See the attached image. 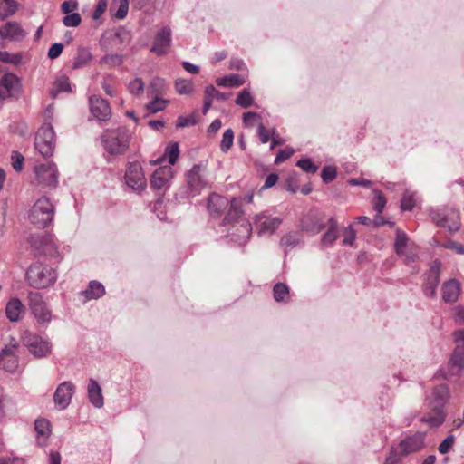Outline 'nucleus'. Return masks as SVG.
<instances>
[{
	"label": "nucleus",
	"instance_id": "51",
	"mask_svg": "<svg viewBox=\"0 0 464 464\" xmlns=\"http://www.w3.org/2000/svg\"><path fill=\"white\" fill-rule=\"evenodd\" d=\"M81 22L82 17L78 13L68 14L63 19V24L67 27H76Z\"/></svg>",
	"mask_w": 464,
	"mask_h": 464
},
{
	"label": "nucleus",
	"instance_id": "5",
	"mask_svg": "<svg viewBox=\"0 0 464 464\" xmlns=\"http://www.w3.org/2000/svg\"><path fill=\"white\" fill-rule=\"evenodd\" d=\"M54 137V130L51 124H44L39 128L34 140V147L43 157L47 158L53 155Z\"/></svg>",
	"mask_w": 464,
	"mask_h": 464
},
{
	"label": "nucleus",
	"instance_id": "41",
	"mask_svg": "<svg viewBox=\"0 0 464 464\" xmlns=\"http://www.w3.org/2000/svg\"><path fill=\"white\" fill-rule=\"evenodd\" d=\"M273 294L276 302H283L289 296V288L284 283H276L274 285Z\"/></svg>",
	"mask_w": 464,
	"mask_h": 464
},
{
	"label": "nucleus",
	"instance_id": "39",
	"mask_svg": "<svg viewBox=\"0 0 464 464\" xmlns=\"http://www.w3.org/2000/svg\"><path fill=\"white\" fill-rule=\"evenodd\" d=\"M123 63V56L119 53H111L102 56L99 63L102 65H108L109 67L119 66Z\"/></svg>",
	"mask_w": 464,
	"mask_h": 464
},
{
	"label": "nucleus",
	"instance_id": "56",
	"mask_svg": "<svg viewBox=\"0 0 464 464\" xmlns=\"http://www.w3.org/2000/svg\"><path fill=\"white\" fill-rule=\"evenodd\" d=\"M165 88V81L161 78H154L150 86L149 90L151 91V93L159 94Z\"/></svg>",
	"mask_w": 464,
	"mask_h": 464
},
{
	"label": "nucleus",
	"instance_id": "37",
	"mask_svg": "<svg viewBox=\"0 0 464 464\" xmlns=\"http://www.w3.org/2000/svg\"><path fill=\"white\" fill-rule=\"evenodd\" d=\"M17 8L14 0L0 1V20H4L8 16L13 15Z\"/></svg>",
	"mask_w": 464,
	"mask_h": 464
},
{
	"label": "nucleus",
	"instance_id": "11",
	"mask_svg": "<svg viewBox=\"0 0 464 464\" xmlns=\"http://www.w3.org/2000/svg\"><path fill=\"white\" fill-rule=\"evenodd\" d=\"M17 343H9L0 349V369L14 373L19 365L18 357L15 355Z\"/></svg>",
	"mask_w": 464,
	"mask_h": 464
},
{
	"label": "nucleus",
	"instance_id": "19",
	"mask_svg": "<svg viewBox=\"0 0 464 464\" xmlns=\"http://www.w3.org/2000/svg\"><path fill=\"white\" fill-rule=\"evenodd\" d=\"M326 222L317 213H309L301 221L302 229L311 235L320 233L325 227Z\"/></svg>",
	"mask_w": 464,
	"mask_h": 464
},
{
	"label": "nucleus",
	"instance_id": "33",
	"mask_svg": "<svg viewBox=\"0 0 464 464\" xmlns=\"http://www.w3.org/2000/svg\"><path fill=\"white\" fill-rule=\"evenodd\" d=\"M92 60V54L88 47L80 46L72 64L73 69L85 67Z\"/></svg>",
	"mask_w": 464,
	"mask_h": 464
},
{
	"label": "nucleus",
	"instance_id": "27",
	"mask_svg": "<svg viewBox=\"0 0 464 464\" xmlns=\"http://www.w3.org/2000/svg\"><path fill=\"white\" fill-rule=\"evenodd\" d=\"M88 398L90 402L97 409L104 404L102 388L94 379H90L88 383Z\"/></svg>",
	"mask_w": 464,
	"mask_h": 464
},
{
	"label": "nucleus",
	"instance_id": "25",
	"mask_svg": "<svg viewBox=\"0 0 464 464\" xmlns=\"http://www.w3.org/2000/svg\"><path fill=\"white\" fill-rule=\"evenodd\" d=\"M243 215L242 209V201L238 198H233L230 201V207L227 214L223 219L222 226L234 225L237 223H241L242 220H239L241 216Z\"/></svg>",
	"mask_w": 464,
	"mask_h": 464
},
{
	"label": "nucleus",
	"instance_id": "34",
	"mask_svg": "<svg viewBox=\"0 0 464 464\" xmlns=\"http://www.w3.org/2000/svg\"><path fill=\"white\" fill-rule=\"evenodd\" d=\"M216 82L220 87L235 88L245 83V79L237 73L228 74L222 78H218Z\"/></svg>",
	"mask_w": 464,
	"mask_h": 464
},
{
	"label": "nucleus",
	"instance_id": "24",
	"mask_svg": "<svg viewBox=\"0 0 464 464\" xmlns=\"http://www.w3.org/2000/svg\"><path fill=\"white\" fill-rule=\"evenodd\" d=\"M281 219L258 215L255 218V225L259 229L258 234H272L280 226Z\"/></svg>",
	"mask_w": 464,
	"mask_h": 464
},
{
	"label": "nucleus",
	"instance_id": "60",
	"mask_svg": "<svg viewBox=\"0 0 464 464\" xmlns=\"http://www.w3.org/2000/svg\"><path fill=\"white\" fill-rule=\"evenodd\" d=\"M299 244V238L295 234H287L281 238V245L289 247Z\"/></svg>",
	"mask_w": 464,
	"mask_h": 464
},
{
	"label": "nucleus",
	"instance_id": "61",
	"mask_svg": "<svg viewBox=\"0 0 464 464\" xmlns=\"http://www.w3.org/2000/svg\"><path fill=\"white\" fill-rule=\"evenodd\" d=\"M196 124V119L193 115H189L187 117L179 116L177 120L176 127L177 128H184L188 126H192Z\"/></svg>",
	"mask_w": 464,
	"mask_h": 464
},
{
	"label": "nucleus",
	"instance_id": "49",
	"mask_svg": "<svg viewBox=\"0 0 464 464\" xmlns=\"http://www.w3.org/2000/svg\"><path fill=\"white\" fill-rule=\"evenodd\" d=\"M337 176L336 168L333 166H325L321 172L322 179L324 183L332 182Z\"/></svg>",
	"mask_w": 464,
	"mask_h": 464
},
{
	"label": "nucleus",
	"instance_id": "30",
	"mask_svg": "<svg viewBox=\"0 0 464 464\" xmlns=\"http://www.w3.org/2000/svg\"><path fill=\"white\" fill-rule=\"evenodd\" d=\"M105 294V288L103 285L98 281H91L87 289L81 292V295L84 297V301H90L92 299H98L103 296Z\"/></svg>",
	"mask_w": 464,
	"mask_h": 464
},
{
	"label": "nucleus",
	"instance_id": "8",
	"mask_svg": "<svg viewBox=\"0 0 464 464\" xmlns=\"http://www.w3.org/2000/svg\"><path fill=\"white\" fill-rule=\"evenodd\" d=\"M124 179L127 186L138 193H140L146 187L142 167L137 161L128 163Z\"/></svg>",
	"mask_w": 464,
	"mask_h": 464
},
{
	"label": "nucleus",
	"instance_id": "64",
	"mask_svg": "<svg viewBox=\"0 0 464 464\" xmlns=\"http://www.w3.org/2000/svg\"><path fill=\"white\" fill-rule=\"evenodd\" d=\"M354 239H355V230L353 229V226L350 225L345 229L343 244L346 245V246H351V245H353Z\"/></svg>",
	"mask_w": 464,
	"mask_h": 464
},
{
	"label": "nucleus",
	"instance_id": "40",
	"mask_svg": "<svg viewBox=\"0 0 464 464\" xmlns=\"http://www.w3.org/2000/svg\"><path fill=\"white\" fill-rule=\"evenodd\" d=\"M235 102L242 108L247 109L253 105L254 99L250 92L247 89H244L238 93Z\"/></svg>",
	"mask_w": 464,
	"mask_h": 464
},
{
	"label": "nucleus",
	"instance_id": "31",
	"mask_svg": "<svg viewBox=\"0 0 464 464\" xmlns=\"http://www.w3.org/2000/svg\"><path fill=\"white\" fill-rule=\"evenodd\" d=\"M24 310V305L20 299L11 298L5 306L6 317L11 322H17L20 320V314Z\"/></svg>",
	"mask_w": 464,
	"mask_h": 464
},
{
	"label": "nucleus",
	"instance_id": "10",
	"mask_svg": "<svg viewBox=\"0 0 464 464\" xmlns=\"http://www.w3.org/2000/svg\"><path fill=\"white\" fill-rule=\"evenodd\" d=\"M29 306L34 317L39 323H49L52 319V314L43 296L38 292H29Z\"/></svg>",
	"mask_w": 464,
	"mask_h": 464
},
{
	"label": "nucleus",
	"instance_id": "52",
	"mask_svg": "<svg viewBox=\"0 0 464 464\" xmlns=\"http://www.w3.org/2000/svg\"><path fill=\"white\" fill-rule=\"evenodd\" d=\"M129 4L130 0H119V7L114 14V16L117 19L122 20L127 16L129 11Z\"/></svg>",
	"mask_w": 464,
	"mask_h": 464
},
{
	"label": "nucleus",
	"instance_id": "46",
	"mask_svg": "<svg viewBox=\"0 0 464 464\" xmlns=\"http://www.w3.org/2000/svg\"><path fill=\"white\" fill-rule=\"evenodd\" d=\"M168 102H169L166 100L156 97L153 101L146 105V108L150 113H157L160 111H163Z\"/></svg>",
	"mask_w": 464,
	"mask_h": 464
},
{
	"label": "nucleus",
	"instance_id": "18",
	"mask_svg": "<svg viewBox=\"0 0 464 464\" xmlns=\"http://www.w3.org/2000/svg\"><path fill=\"white\" fill-rule=\"evenodd\" d=\"M0 88L5 89L0 91L2 98L17 96L21 89L20 80L13 73H6L0 80Z\"/></svg>",
	"mask_w": 464,
	"mask_h": 464
},
{
	"label": "nucleus",
	"instance_id": "44",
	"mask_svg": "<svg viewBox=\"0 0 464 464\" xmlns=\"http://www.w3.org/2000/svg\"><path fill=\"white\" fill-rule=\"evenodd\" d=\"M35 431L45 438H48L51 433V424L46 419H39L34 422Z\"/></svg>",
	"mask_w": 464,
	"mask_h": 464
},
{
	"label": "nucleus",
	"instance_id": "21",
	"mask_svg": "<svg viewBox=\"0 0 464 464\" xmlns=\"http://www.w3.org/2000/svg\"><path fill=\"white\" fill-rule=\"evenodd\" d=\"M173 177V169L170 166L157 169L150 178V187L155 190L166 188L169 179Z\"/></svg>",
	"mask_w": 464,
	"mask_h": 464
},
{
	"label": "nucleus",
	"instance_id": "12",
	"mask_svg": "<svg viewBox=\"0 0 464 464\" xmlns=\"http://www.w3.org/2000/svg\"><path fill=\"white\" fill-rule=\"evenodd\" d=\"M74 392L75 386L71 382L60 383L53 394L55 406L61 411L65 410L70 405Z\"/></svg>",
	"mask_w": 464,
	"mask_h": 464
},
{
	"label": "nucleus",
	"instance_id": "17",
	"mask_svg": "<svg viewBox=\"0 0 464 464\" xmlns=\"http://www.w3.org/2000/svg\"><path fill=\"white\" fill-rule=\"evenodd\" d=\"M90 111L94 118L99 121H106L111 116V108L106 100L92 95L89 98Z\"/></svg>",
	"mask_w": 464,
	"mask_h": 464
},
{
	"label": "nucleus",
	"instance_id": "43",
	"mask_svg": "<svg viewBox=\"0 0 464 464\" xmlns=\"http://www.w3.org/2000/svg\"><path fill=\"white\" fill-rule=\"evenodd\" d=\"M415 205V193L406 189L403 193L401 201V208L403 211H411Z\"/></svg>",
	"mask_w": 464,
	"mask_h": 464
},
{
	"label": "nucleus",
	"instance_id": "38",
	"mask_svg": "<svg viewBox=\"0 0 464 464\" xmlns=\"http://www.w3.org/2000/svg\"><path fill=\"white\" fill-rule=\"evenodd\" d=\"M175 90L181 95L189 94L194 91L191 80L179 78L175 81Z\"/></svg>",
	"mask_w": 464,
	"mask_h": 464
},
{
	"label": "nucleus",
	"instance_id": "62",
	"mask_svg": "<svg viewBox=\"0 0 464 464\" xmlns=\"http://www.w3.org/2000/svg\"><path fill=\"white\" fill-rule=\"evenodd\" d=\"M0 61L17 64L21 61V56L19 54H10L7 52H0Z\"/></svg>",
	"mask_w": 464,
	"mask_h": 464
},
{
	"label": "nucleus",
	"instance_id": "53",
	"mask_svg": "<svg viewBox=\"0 0 464 464\" xmlns=\"http://www.w3.org/2000/svg\"><path fill=\"white\" fill-rule=\"evenodd\" d=\"M128 89L132 94H140L144 90V82L140 78H135L129 83Z\"/></svg>",
	"mask_w": 464,
	"mask_h": 464
},
{
	"label": "nucleus",
	"instance_id": "35",
	"mask_svg": "<svg viewBox=\"0 0 464 464\" xmlns=\"http://www.w3.org/2000/svg\"><path fill=\"white\" fill-rule=\"evenodd\" d=\"M449 365L451 370L457 368V373L464 368V351L459 347V345H458L453 351Z\"/></svg>",
	"mask_w": 464,
	"mask_h": 464
},
{
	"label": "nucleus",
	"instance_id": "6",
	"mask_svg": "<svg viewBox=\"0 0 464 464\" xmlns=\"http://www.w3.org/2000/svg\"><path fill=\"white\" fill-rule=\"evenodd\" d=\"M424 433H417L401 440L400 444L392 447L389 456H394L401 460V457L420 450L424 447Z\"/></svg>",
	"mask_w": 464,
	"mask_h": 464
},
{
	"label": "nucleus",
	"instance_id": "36",
	"mask_svg": "<svg viewBox=\"0 0 464 464\" xmlns=\"http://www.w3.org/2000/svg\"><path fill=\"white\" fill-rule=\"evenodd\" d=\"M71 85L69 82V78L65 75H62L54 82L53 88L51 90L50 93L53 98H56L57 95L61 92H70Z\"/></svg>",
	"mask_w": 464,
	"mask_h": 464
},
{
	"label": "nucleus",
	"instance_id": "50",
	"mask_svg": "<svg viewBox=\"0 0 464 464\" xmlns=\"http://www.w3.org/2000/svg\"><path fill=\"white\" fill-rule=\"evenodd\" d=\"M455 443V436L450 434L445 438L439 445L438 450L440 454H447Z\"/></svg>",
	"mask_w": 464,
	"mask_h": 464
},
{
	"label": "nucleus",
	"instance_id": "4",
	"mask_svg": "<svg viewBox=\"0 0 464 464\" xmlns=\"http://www.w3.org/2000/svg\"><path fill=\"white\" fill-rule=\"evenodd\" d=\"M55 208L47 197L37 199L28 213L30 222L38 228L48 227L54 215Z\"/></svg>",
	"mask_w": 464,
	"mask_h": 464
},
{
	"label": "nucleus",
	"instance_id": "58",
	"mask_svg": "<svg viewBox=\"0 0 464 464\" xmlns=\"http://www.w3.org/2000/svg\"><path fill=\"white\" fill-rule=\"evenodd\" d=\"M294 154V150L291 148H287L285 150H280L276 157L275 159V164H280L281 162L285 161Z\"/></svg>",
	"mask_w": 464,
	"mask_h": 464
},
{
	"label": "nucleus",
	"instance_id": "26",
	"mask_svg": "<svg viewBox=\"0 0 464 464\" xmlns=\"http://www.w3.org/2000/svg\"><path fill=\"white\" fill-rule=\"evenodd\" d=\"M442 299L445 303H454L460 293V285L456 279H450L443 283L441 287Z\"/></svg>",
	"mask_w": 464,
	"mask_h": 464
},
{
	"label": "nucleus",
	"instance_id": "16",
	"mask_svg": "<svg viewBox=\"0 0 464 464\" xmlns=\"http://www.w3.org/2000/svg\"><path fill=\"white\" fill-rule=\"evenodd\" d=\"M201 170L200 165H194L187 173L188 188L192 196L198 194L208 185L201 175Z\"/></svg>",
	"mask_w": 464,
	"mask_h": 464
},
{
	"label": "nucleus",
	"instance_id": "14",
	"mask_svg": "<svg viewBox=\"0 0 464 464\" xmlns=\"http://www.w3.org/2000/svg\"><path fill=\"white\" fill-rule=\"evenodd\" d=\"M171 44V29L169 26L162 27L156 34L150 52L158 56L168 53Z\"/></svg>",
	"mask_w": 464,
	"mask_h": 464
},
{
	"label": "nucleus",
	"instance_id": "63",
	"mask_svg": "<svg viewBox=\"0 0 464 464\" xmlns=\"http://www.w3.org/2000/svg\"><path fill=\"white\" fill-rule=\"evenodd\" d=\"M78 8V3L75 0L64 1L61 5V11L64 14H71Z\"/></svg>",
	"mask_w": 464,
	"mask_h": 464
},
{
	"label": "nucleus",
	"instance_id": "3",
	"mask_svg": "<svg viewBox=\"0 0 464 464\" xmlns=\"http://www.w3.org/2000/svg\"><path fill=\"white\" fill-rule=\"evenodd\" d=\"M101 139L105 150L111 155L123 154L129 148L130 135L124 127L106 130Z\"/></svg>",
	"mask_w": 464,
	"mask_h": 464
},
{
	"label": "nucleus",
	"instance_id": "54",
	"mask_svg": "<svg viewBox=\"0 0 464 464\" xmlns=\"http://www.w3.org/2000/svg\"><path fill=\"white\" fill-rule=\"evenodd\" d=\"M11 160L14 169L17 172L21 171L24 160V156L17 151H13L11 155Z\"/></svg>",
	"mask_w": 464,
	"mask_h": 464
},
{
	"label": "nucleus",
	"instance_id": "22",
	"mask_svg": "<svg viewBox=\"0 0 464 464\" xmlns=\"http://www.w3.org/2000/svg\"><path fill=\"white\" fill-rule=\"evenodd\" d=\"M25 34L24 30L16 22H7L0 27V37L4 39L19 42L24 38Z\"/></svg>",
	"mask_w": 464,
	"mask_h": 464
},
{
	"label": "nucleus",
	"instance_id": "42",
	"mask_svg": "<svg viewBox=\"0 0 464 464\" xmlns=\"http://www.w3.org/2000/svg\"><path fill=\"white\" fill-rule=\"evenodd\" d=\"M408 242V237L402 230H397L396 237L394 242L395 252L402 256L404 254V248Z\"/></svg>",
	"mask_w": 464,
	"mask_h": 464
},
{
	"label": "nucleus",
	"instance_id": "57",
	"mask_svg": "<svg viewBox=\"0 0 464 464\" xmlns=\"http://www.w3.org/2000/svg\"><path fill=\"white\" fill-rule=\"evenodd\" d=\"M376 202L374 203V209L378 213H382L386 205V198L380 190H374Z\"/></svg>",
	"mask_w": 464,
	"mask_h": 464
},
{
	"label": "nucleus",
	"instance_id": "20",
	"mask_svg": "<svg viewBox=\"0 0 464 464\" xmlns=\"http://www.w3.org/2000/svg\"><path fill=\"white\" fill-rule=\"evenodd\" d=\"M228 234L232 241L240 245L245 244L252 234V226L248 221L242 220L241 223L234 224L228 229Z\"/></svg>",
	"mask_w": 464,
	"mask_h": 464
},
{
	"label": "nucleus",
	"instance_id": "13",
	"mask_svg": "<svg viewBox=\"0 0 464 464\" xmlns=\"http://www.w3.org/2000/svg\"><path fill=\"white\" fill-rule=\"evenodd\" d=\"M37 180L45 187L55 188L58 184V170L54 164L40 165L35 169Z\"/></svg>",
	"mask_w": 464,
	"mask_h": 464
},
{
	"label": "nucleus",
	"instance_id": "48",
	"mask_svg": "<svg viewBox=\"0 0 464 464\" xmlns=\"http://www.w3.org/2000/svg\"><path fill=\"white\" fill-rule=\"evenodd\" d=\"M296 166L301 168L307 173L314 174L317 171L318 167L311 160V159L304 158L297 161Z\"/></svg>",
	"mask_w": 464,
	"mask_h": 464
},
{
	"label": "nucleus",
	"instance_id": "32",
	"mask_svg": "<svg viewBox=\"0 0 464 464\" xmlns=\"http://www.w3.org/2000/svg\"><path fill=\"white\" fill-rule=\"evenodd\" d=\"M328 229L322 237V244L331 246L338 238V224L334 217L327 221Z\"/></svg>",
	"mask_w": 464,
	"mask_h": 464
},
{
	"label": "nucleus",
	"instance_id": "28",
	"mask_svg": "<svg viewBox=\"0 0 464 464\" xmlns=\"http://www.w3.org/2000/svg\"><path fill=\"white\" fill-rule=\"evenodd\" d=\"M179 156V144L177 142L169 143L162 156L158 158L156 160H150V165H156L163 162L166 159L170 165H174Z\"/></svg>",
	"mask_w": 464,
	"mask_h": 464
},
{
	"label": "nucleus",
	"instance_id": "45",
	"mask_svg": "<svg viewBox=\"0 0 464 464\" xmlns=\"http://www.w3.org/2000/svg\"><path fill=\"white\" fill-rule=\"evenodd\" d=\"M119 44H128L131 41V34L125 27H119L114 33Z\"/></svg>",
	"mask_w": 464,
	"mask_h": 464
},
{
	"label": "nucleus",
	"instance_id": "23",
	"mask_svg": "<svg viewBox=\"0 0 464 464\" xmlns=\"http://www.w3.org/2000/svg\"><path fill=\"white\" fill-rule=\"evenodd\" d=\"M231 96V93L221 92L217 90L213 85L207 86L204 91V101L202 112L206 114L212 105L214 99L224 102Z\"/></svg>",
	"mask_w": 464,
	"mask_h": 464
},
{
	"label": "nucleus",
	"instance_id": "9",
	"mask_svg": "<svg viewBox=\"0 0 464 464\" xmlns=\"http://www.w3.org/2000/svg\"><path fill=\"white\" fill-rule=\"evenodd\" d=\"M28 243L40 254L53 256L57 253V247L53 237L46 233L31 234L27 238Z\"/></svg>",
	"mask_w": 464,
	"mask_h": 464
},
{
	"label": "nucleus",
	"instance_id": "59",
	"mask_svg": "<svg viewBox=\"0 0 464 464\" xmlns=\"http://www.w3.org/2000/svg\"><path fill=\"white\" fill-rule=\"evenodd\" d=\"M63 50V44L55 43L49 48L47 55L51 60H54L62 54Z\"/></svg>",
	"mask_w": 464,
	"mask_h": 464
},
{
	"label": "nucleus",
	"instance_id": "47",
	"mask_svg": "<svg viewBox=\"0 0 464 464\" xmlns=\"http://www.w3.org/2000/svg\"><path fill=\"white\" fill-rule=\"evenodd\" d=\"M234 132L231 129H227L223 133L220 149L222 151L227 152L233 145Z\"/></svg>",
	"mask_w": 464,
	"mask_h": 464
},
{
	"label": "nucleus",
	"instance_id": "1",
	"mask_svg": "<svg viewBox=\"0 0 464 464\" xmlns=\"http://www.w3.org/2000/svg\"><path fill=\"white\" fill-rule=\"evenodd\" d=\"M450 397L449 388L446 384L436 386L431 394L430 407L432 411L429 416L420 419L422 422L428 423L430 427H439L445 420L444 406Z\"/></svg>",
	"mask_w": 464,
	"mask_h": 464
},
{
	"label": "nucleus",
	"instance_id": "7",
	"mask_svg": "<svg viewBox=\"0 0 464 464\" xmlns=\"http://www.w3.org/2000/svg\"><path fill=\"white\" fill-rule=\"evenodd\" d=\"M23 341L24 344L35 358L46 357L52 352L51 343L39 335L24 333Z\"/></svg>",
	"mask_w": 464,
	"mask_h": 464
},
{
	"label": "nucleus",
	"instance_id": "15",
	"mask_svg": "<svg viewBox=\"0 0 464 464\" xmlns=\"http://www.w3.org/2000/svg\"><path fill=\"white\" fill-rule=\"evenodd\" d=\"M440 266L441 263L439 260H435L430 266L423 286V292L427 297L433 298L437 295V288L440 284Z\"/></svg>",
	"mask_w": 464,
	"mask_h": 464
},
{
	"label": "nucleus",
	"instance_id": "55",
	"mask_svg": "<svg viewBox=\"0 0 464 464\" xmlns=\"http://www.w3.org/2000/svg\"><path fill=\"white\" fill-rule=\"evenodd\" d=\"M108 6V1L107 0H99L95 9L92 13V18L93 20H98L106 11Z\"/></svg>",
	"mask_w": 464,
	"mask_h": 464
},
{
	"label": "nucleus",
	"instance_id": "29",
	"mask_svg": "<svg viewBox=\"0 0 464 464\" xmlns=\"http://www.w3.org/2000/svg\"><path fill=\"white\" fill-rule=\"evenodd\" d=\"M227 198L218 194H212L208 198V210L211 215H219L227 208Z\"/></svg>",
	"mask_w": 464,
	"mask_h": 464
},
{
	"label": "nucleus",
	"instance_id": "2",
	"mask_svg": "<svg viewBox=\"0 0 464 464\" xmlns=\"http://www.w3.org/2000/svg\"><path fill=\"white\" fill-rule=\"evenodd\" d=\"M25 279L30 286L43 289L55 283L57 273L54 268L48 265L34 263L26 271Z\"/></svg>",
	"mask_w": 464,
	"mask_h": 464
}]
</instances>
